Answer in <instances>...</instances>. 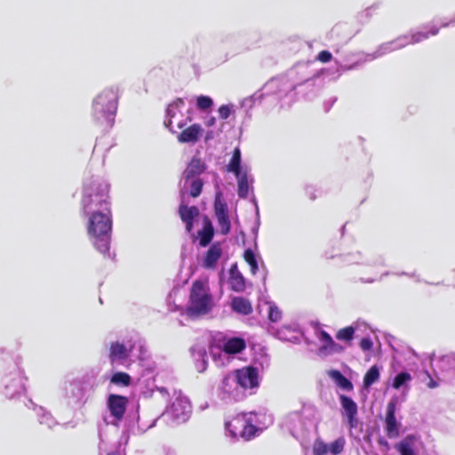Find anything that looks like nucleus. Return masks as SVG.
<instances>
[{"label":"nucleus","instance_id":"obj_1","mask_svg":"<svg viewBox=\"0 0 455 455\" xmlns=\"http://www.w3.org/2000/svg\"><path fill=\"white\" fill-rule=\"evenodd\" d=\"M87 217L86 230L93 245L102 254L109 252L112 232V211L83 214Z\"/></svg>","mask_w":455,"mask_h":455},{"label":"nucleus","instance_id":"obj_2","mask_svg":"<svg viewBox=\"0 0 455 455\" xmlns=\"http://www.w3.org/2000/svg\"><path fill=\"white\" fill-rule=\"evenodd\" d=\"M110 211L111 202L108 184L100 181L90 182L84 189L81 200L82 213Z\"/></svg>","mask_w":455,"mask_h":455},{"label":"nucleus","instance_id":"obj_3","mask_svg":"<svg viewBox=\"0 0 455 455\" xmlns=\"http://www.w3.org/2000/svg\"><path fill=\"white\" fill-rule=\"evenodd\" d=\"M118 107V91L108 88L98 94L93 101L92 115L95 121L104 129L114 125Z\"/></svg>","mask_w":455,"mask_h":455},{"label":"nucleus","instance_id":"obj_4","mask_svg":"<svg viewBox=\"0 0 455 455\" xmlns=\"http://www.w3.org/2000/svg\"><path fill=\"white\" fill-rule=\"evenodd\" d=\"M213 307V298L209 287L201 280L192 283L189 294V304L186 309L190 317H196L208 314Z\"/></svg>","mask_w":455,"mask_h":455},{"label":"nucleus","instance_id":"obj_5","mask_svg":"<svg viewBox=\"0 0 455 455\" xmlns=\"http://www.w3.org/2000/svg\"><path fill=\"white\" fill-rule=\"evenodd\" d=\"M226 428L233 437H241L245 441L253 438L258 431L257 427L252 425L243 416L233 418L226 422Z\"/></svg>","mask_w":455,"mask_h":455},{"label":"nucleus","instance_id":"obj_6","mask_svg":"<svg viewBox=\"0 0 455 455\" xmlns=\"http://www.w3.org/2000/svg\"><path fill=\"white\" fill-rule=\"evenodd\" d=\"M213 209L218 225L220 228V233L225 235L229 234L231 222L228 215V208L227 203L222 198L221 192H218L215 196Z\"/></svg>","mask_w":455,"mask_h":455},{"label":"nucleus","instance_id":"obj_7","mask_svg":"<svg viewBox=\"0 0 455 455\" xmlns=\"http://www.w3.org/2000/svg\"><path fill=\"white\" fill-rule=\"evenodd\" d=\"M236 383L243 388H253L258 387V371L255 367L248 366L235 371Z\"/></svg>","mask_w":455,"mask_h":455},{"label":"nucleus","instance_id":"obj_8","mask_svg":"<svg viewBox=\"0 0 455 455\" xmlns=\"http://www.w3.org/2000/svg\"><path fill=\"white\" fill-rule=\"evenodd\" d=\"M396 402L391 400L387 405L385 418V431L388 438L394 439L399 436L400 423L395 418Z\"/></svg>","mask_w":455,"mask_h":455},{"label":"nucleus","instance_id":"obj_9","mask_svg":"<svg viewBox=\"0 0 455 455\" xmlns=\"http://www.w3.org/2000/svg\"><path fill=\"white\" fill-rule=\"evenodd\" d=\"M108 407L110 414L117 420H121L126 411L128 398L124 395L111 394L108 397Z\"/></svg>","mask_w":455,"mask_h":455},{"label":"nucleus","instance_id":"obj_10","mask_svg":"<svg viewBox=\"0 0 455 455\" xmlns=\"http://www.w3.org/2000/svg\"><path fill=\"white\" fill-rule=\"evenodd\" d=\"M439 29L436 28H432L428 32H417L412 34L410 37L403 36L396 39L395 42L390 43V44H395V47L392 48V50L398 49L404 47L407 44H414L417 43H419L425 39H427L428 36H435L438 34Z\"/></svg>","mask_w":455,"mask_h":455},{"label":"nucleus","instance_id":"obj_11","mask_svg":"<svg viewBox=\"0 0 455 455\" xmlns=\"http://www.w3.org/2000/svg\"><path fill=\"white\" fill-rule=\"evenodd\" d=\"M341 406L344 410V415L347 419V424L350 428H355L357 425V404L355 402L345 395H339Z\"/></svg>","mask_w":455,"mask_h":455},{"label":"nucleus","instance_id":"obj_12","mask_svg":"<svg viewBox=\"0 0 455 455\" xmlns=\"http://www.w3.org/2000/svg\"><path fill=\"white\" fill-rule=\"evenodd\" d=\"M222 256V248L220 243H212L208 251L205 252V255L203 259V267L206 269H214L216 268L217 263L219 259Z\"/></svg>","mask_w":455,"mask_h":455},{"label":"nucleus","instance_id":"obj_13","mask_svg":"<svg viewBox=\"0 0 455 455\" xmlns=\"http://www.w3.org/2000/svg\"><path fill=\"white\" fill-rule=\"evenodd\" d=\"M246 347L245 339L241 337L225 338L221 350L228 355H235L243 351Z\"/></svg>","mask_w":455,"mask_h":455},{"label":"nucleus","instance_id":"obj_14","mask_svg":"<svg viewBox=\"0 0 455 455\" xmlns=\"http://www.w3.org/2000/svg\"><path fill=\"white\" fill-rule=\"evenodd\" d=\"M203 133V128L199 124H194L184 129L178 136V140L181 143H196Z\"/></svg>","mask_w":455,"mask_h":455},{"label":"nucleus","instance_id":"obj_15","mask_svg":"<svg viewBox=\"0 0 455 455\" xmlns=\"http://www.w3.org/2000/svg\"><path fill=\"white\" fill-rule=\"evenodd\" d=\"M205 170V164L199 157H193L184 171V178L186 180L197 178L196 176L202 174Z\"/></svg>","mask_w":455,"mask_h":455},{"label":"nucleus","instance_id":"obj_16","mask_svg":"<svg viewBox=\"0 0 455 455\" xmlns=\"http://www.w3.org/2000/svg\"><path fill=\"white\" fill-rule=\"evenodd\" d=\"M5 389H8L10 386L13 387V390L11 394H5L6 397L12 398L17 394H20L25 389L24 387V378L20 371H16L12 376H10L5 380Z\"/></svg>","mask_w":455,"mask_h":455},{"label":"nucleus","instance_id":"obj_17","mask_svg":"<svg viewBox=\"0 0 455 455\" xmlns=\"http://www.w3.org/2000/svg\"><path fill=\"white\" fill-rule=\"evenodd\" d=\"M199 245L206 247L209 245L214 236V228L212 221L207 217L204 220V227L198 231Z\"/></svg>","mask_w":455,"mask_h":455},{"label":"nucleus","instance_id":"obj_18","mask_svg":"<svg viewBox=\"0 0 455 455\" xmlns=\"http://www.w3.org/2000/svg\"><path fill=\"white\" fill-rule=\"evenodd\" d=\"M319 339L323 342L320 351L329 353H340L343 351V347L337 344L327 331H320Z\"/></svg>","mask_w":455,"mask_h":455},{"label":"nucleus","instance_id":"obj_19","mask_svg":"<svg viewBox=\"0 0 455 455\" xmlns=\"http://www.w3.org/2000/svg\"><path fill=\"white\" fill-rule=\"evenodd\" d=\"M232 309L239 314L247 315L252 312V307L249 299L243 297H235L231 302Z\"/></svg>","mask_w":455,"mask_h":455},{"label":"nucleus","instance_id":"obj_20","mask_svg":"<svg viewBox=\"0 0 455 455\" xmlns=\"http://www.w3.org/2000/svg\"><path fill=\"white\" fill-rule=\"evenodd\" d=\"M231 290L234 291H243L245 289V282L242 274L237 270L236 267L234 266L230 269V280H229Z\"/></svg>","mask_w":455,"mask_h":455},{"label":"nucleus","instance_id":"obj_21","mask_svg":"<svg viewBox=\"0 0 455 455\" xmlns=\"http://www.w3.org/2000/svg\"><path fill=\"white\" fill-rule=\"evenodd\" d=\"M328 375L335 381V383L342 389L346 391H351L353 389L352 382L347 379L339 371L331 370Z\"/></svg>","mask_w":455,"mask_h":455},{"label":"nucleus","instance_id":"obj_22","mask_svg":"<svg viewBox=\"0 0 455 455\" xmlns=\"http://www.w3.org/2000/svg\"><path fill=\"white\" fill-rule=\"evenodd\" d=\"M414 436L407 435L403 440L396 444L395 448L400 455H416L413 450Z\"/></svg>","mask_w":455,"mask_h":455},{"label":"nucleus","instance_id":"obj_23","mask_svg":"<svg viewBox=\"0 0 455 455\" xmlns=\"http://www.w3.org/2000/svg\"><path fill=\"white\" fill-rule=\"evenodd\" d=\"M128 357L126 347L124 344L119 342L112 343L110 346L109 358L111 362L116 359L124 360Z\"/></svg>","mask_w":455,"mask_h":455},{"label":"nucleus","instance_id":"obj_24","mask_svg":"<svg viewBox=\"0 0 455 455\" xmlns=\"http://www.w3.org/2000/svg\"><path fill=\"white\" fill-rule=\"evenodd\" d=\"M227 171L233 172L235 175L243 172L241 170V151L238 148L234 149L232 157L227 165Z\"/></svg>","mask_w":455,"mask_h":455},{"label":"nucleus","instance_id":"obj_25","mask_svg":"<svg viewBox=\"0 0 455 455\" xmlns=\"http://www.w3.org/2000/svg\"><path fill=\"white\" fill-rule=\"evenodd\" d=\"M179 215L182 221L194 220L199 215V210L196 206H187L181 204L179 207Z\"/></svg>","mask_w":455,"mask_h":455},{"label":"nucleus","instance_id":"obj_26","mask_svg":"<svg viewBox=\"0 0 455 455\" xmlns=\"http://www.w3.org/2000/svg\"><path fill=\"white\" fill-rule=\"evenodd\" d=\"M238 182L237 195L240 198H246L249 194V183L246 172L235 175Z\"/></svg>","mask_w":455,"mask_h":455},{"label":"nucleus","instance_id":"obj_27","mask_svg":"<svg viewBox=\"0 0 455 455\" xmlns=\"http://www.w3.org/2000/svg\"><path fill=\"white\" fill-rule=\"evenodd\" d=\"M379 379V369L377 365H372L363 377V387H369Z\"/></svg>","mask_w":455,"mask_h":455},{"label":"nucleus","instance_id":"obj_28","mask_svg":"<svg viewBox=\"0 0 455 455\" xmlns=\"http://www.w3.org/2000/svg\"><path fill=\"white\" fill-rule=\"evenodd\" d=\"M112 384L121 387H129L132 382L131 376L124 371H117L114 373L110 379Z\"/></svg>","mask_w":455,"mask_h":455},{"label":"nucleus","instance_id":"obj_29","mask_svg":"<svg viewBox=\"0 0 455 455\" xmlns=\"http://www.w3.org/2000/svg\"><path fill=\"white\" fill-rule=\"evenodd\" d=\"M355 328L353 326H347L338 331L336 338L339 340L346 341L350 343L355 336Z\"/></svg>","mask_w":455,"mask_h":455},{"label":"nucleus","instance_id":"obj_30","mask_svg":"<svg viewBox=\"0 0 455 455\" xmlns=\"http://www.w3.org/2000/svg\"><path fill=\"white\" fill-rule=\"evenodd\" d=\"M189 195L193 198L198 197L203 190L204 181L200 178L191 179Z\"/></svg>","mask_w":455,"mask_h":455},{"label":"nucleus","instance_id":"obj_31","mask_svg":"<svg viewBox=\"0 0 455 455\" xmlns=\"http://www.w3.org/2000/svg\"><path fill=\"white\" fill-rule=\"evenodd\" d=\"M243 259L248 263L251 268V272L255 275L259 269L258 262L256 260L254 252L251 249L245 250L243 253Z\"/></svg>","mask_w":455,"mask_h":455},{"label":"nucleus","instance_id":"obj_32","mask_svg":"<svg viewBox=\"0 0 455 455\" xmlns=\"http://www.w3.org/2000/svg\"><path fill=\"white\" fill-rule=\"evenodd\" d=\"M329 451V445L325 443L322 439L317 438L315 440L313 444V454L314 455H326Z\"/></svg>","mask_w":455,"mask_h":455},{"label":"nucleus","instance_id":"obj_33","mask_svg":"<svg viewBox=\"0 0 455 455\" xmlns=\"http://www.w3.org/2000/svg\"><path fill=\"white\" fill-rule=\"evenodd\" d=\"M411 379V376L409 372L402 371L395 377L392 386L395 389H399L402 386H403L406 382L410 381Z\"/></svg>","mask_w":455,"mask_h":455},{"label":"nucleus","instance_id":"obj_34","mask_svg":"<svg viewBox=\"0 0 455 455\" xmlns=\"http://www.w3.org/2000/svg\"><path fill=\"white\" fill-rule=\"evenodd\" d=\"M345 444H346V440L344 437L341 436V437L336 439L334 442H332L329 445L330 453H331L332 455L340 454L344 450Z\"/></svg>","mask_w":455,"mask_h":455},{"label":"nucleus","instance_id":"obj_35","mask_svg":"<svg viewBox=\"0 0 455 455\" xmlns=\"http://www.w3.org/2000/svg\"><path fill=\"white\" fill-rule=\"evenodd\" d=\"M268 319L273 323H276L282 318V311L280 308L274 303L268 304Z\"/></svg>","mask_w":455,"mask_h":455},{"label":"nucleus","instance_id":"obj_36","mask_svg":"<svg viewBox=\"0 0 455 455\" xmlns=\"http://www.w3.org/2000/svg\"><path fill=\"white\" fill-rule=\"evenodd\" d=\"M212 105L213 101L209 96L201 95L196 98V106L201 110H206Z\"/></svg>","mask_w":455,"mask_h":455},{"label":"nucleus","instance_id":"obj_37","mask_svg":"<svg viewBox=\"0 0 455 455\" xmlns=\"http://www.w3.org/2000/svg\"><path fill=\"white\" fill-rule=\"evenodd\" d=\"M219 116L221 119H228L231 114V106L229 105H221L219 109Z\"/></svg>","mask_w":455,"mask_h":455},{"label":"nucleus","instance_id":"obj_38","mask_svg":"<svg viewBox=\"0 0 455 455\" xmlns=\"http://www.w3.org/2000/svg\"><path fill=\"white\" fill-rule=\"evenodd\" d=\"M331 53L326 50H323L318 53L316 60L322 63H327L331 61Z\"/></svg>","mask_w":455,"mask_h":455},{"label":"nucleus","instance_id":"obj_39","mask_svg":"<svg viewBox=\"0 0 455 455\" xmlns=\"http://www.w3.org/2000/svg\"><path fill=\"white\" fill-rule=\"evenodd\" d=\"M372 346L373 343L370 338H363L360 341V347L363 351H370Z\"/></svg>","mask_w":455,"mask_h":455},{"label":"nucleus","instance_id":"obj_40","mask_svg":"<svg viewBox=\"0 0 455 455\" xmlns=\"http://www.w3.org/2000/svg\"><path fill=\"white\" fill-rule=\"evenodd\" d=\"M427 375L429 378V381L427 383V387L429 388H435V387H438V383L431 378V376L429 375L428 372H427Z\"/></svg>","mask_w":455,"mask_h":455},{"label":"nucleus","instance_id":"obj_41","mask_svg":"<svg viewBox=\"0 0 455 455\" xmlns=\"http://www.w3.org/2000/svg\"><path fill=\"white\" fill-rule=\"evenodd\" d=\"M183 222L185 223V226H186V231L188 233H190L193 229L194 220L183 221Z\"/></svg>","mask_w":455,"mask_h":455},{"label":"nucleus","instance_id":"obj_42","mask_svg":"<svg viewBox=\"0 0 455 455\" xmlns=\"http://www.w3.org/2000/svg\"><path fill=\"white\" fill-rule=\"evenodd\" d=\"M378 443L383 447H385L386 449H388L389 448V445H388V443L387 440H385L383 437H379L378 439Z\"/></svg>","mask_w":455,"mask_h":455},{"label":"nucleus","instance_id":"obj_43","mask_svg":"<svg viewBox=\"0 0 455 455\" xmlns=\"http://www.w3.org/2000/svg\"><path fill=\"white\" fill-rule=\"evenodd\" d=\"M215 124V117L212 116L207 122H206V125L208 127H211L212 125H214Z\"/></svg>","mask_w":455,"mask_h":455},{"label":"nucleus","instance_id":"obj_44","mask_svg":"<svg viewBox=\"0 0 455 455\" xmlns=\"http://www.w3.org/2000/svg\"><path fill=\"white\" fill-rule=\"evenodd\" d=\"M231 379V376L230 375H227L223 378V380H222V383L224 386H228V381L229 379Z\"/></svg>","mask_w":455,"mask_h":455},{"label":"nucleus","instance_id":"obj_45","mask_svg":"<svg viewBox=\"0 0 455 455\" xmlns=\"http://www.w3.org/2000/svg\"><path fill=\"white\" fill-rule=\"evenodd\" d=\"M310 198H311L312 200H315V196H312Z\"/></svg>","mask_w":455,"mask_h":455},{"label":"nucleus","instance_id":"obj_46","mask_svg":"<svg viewBox=\"0 0 455 455\" xmlns=\"http://www.w3.org/2000/svg\"><path fill=\"white\" fill-rule=\"evenodd\" d=\"M108 455H116V454H114V453H108Z\"/></svg>","mask_w":455,"mask_h":455}]
</instances>
